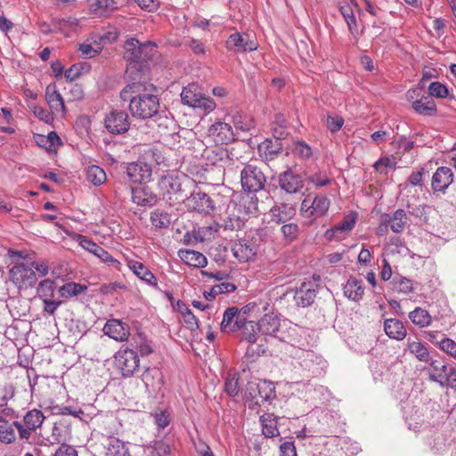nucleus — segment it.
Returning <instances> with one entry per match:
<instances>
[{"mask_svg": "<svg viewBox=\"0 0 456 456\" xmlns=\"http://www.w3.org/2000/svg\"><path fill=\"white\" fill-rule=\"evenodd\" d=\"M394 289L400 293L408 295L414 290V283L411 280L403 276H395L393 279Z\"/></svg>", "mask_w": 456, "mask_h": 456, "instance_id": "nucleus-44", "label": "nucleus"}, {"mask_svg": "<svg viewBox=\"0 0 456 456\" xmlns=\"http://www.w3.org/2000/svg\"><path fill=\"white\" fill-rule=\"evenodd\" d=\"M408 216L403 209H396L392 214H382L380 216L379 232H387L390 229L395 233H401L408 224Z\"/></svg>", "mask_w": 456, "mask_h": 456, "instance_id": "nucleus-7", "label": "nucleus"}, {"mask_svg": "<svg viewBox=\"0 0 456 456\" xmlns=\"http://www.w3.org/2000/svg\"><path fill=\"white\" fill-rule=\"evenodd\" d=\"M409 318L415 325L420 328L428 327L432 321L429 313L421 307H416L411 311L409 314Z\"/></svg>", "mask_w": 456, "mask_h": 456, "instance_id": "nucleus-39", "label": "nucleus"}, {"mask_svg": "<svg viewBox=\"0 0 456 456\" xmlns=\"http://www.w3.org/2000/svg\"><path fill=\"white\" fill-rule=\"evenodd\" d=\"M10 280L20 289L33 287L37 277L31 265L17 264L10 270Z\"/></svg>", "mask_w": 456, "mask_h": 456, "instance_id": "nucleus-8", "label": "nucleus"}, {"mask_svg": "<svg viewBox=\"0 0 456 456\" xmlns=\"http://www.w3.org/2000/svg\"><path fill=\"white\" fill-rule=\"evenodd\" d=\"M429 365L428 371L430 379L439 383L440 386L443 383H446L448 371L451 367L442 359H432Z\"/></svg>", "mask_w": 456, "mask_h": 456, "instance_id": "nucleus-26", "label": "nucleus"}, {"mask_svg": "<svg viewBox=\"0 0 456 456\" xmlns=\"http://www.w3.org/2000/svg\"><path fill=\"white\" fill-rule=\"evenodd\" d=\"M262 423V432L265 437H274L279 435L276 420L272 414H266L260 419Z\"/></svg>", "mask_w": 456, "mask_h": 456, "instance_id": "nucleus-40", "label": "nucleus"}, {"mask_svg": "<svg viewBox=\"0 0 456 456\" xmlns=\"http://www.w3.org/2000/svg\"><path fill=\"white\" fill-rule=\"evenodd\" d=\"M339 11L347 24L348 29L352 36L356 37L358 35V28L356 18L353 12L352 6L349 4H341Z\"/></svg>", "mask_w": 456, "mask_h": 456, "instance_id": "nucleus-38", "label": "nucleus"}, {"mask_svg": "<svg viewBox=\"0 0 456 456\" xmlns=\"http://www.w3.org/2000/svg\"><path fill=\"white\" fill-rule=\"evenodd\" d=\"M159 188L163 197L170 201L183 200L182 195V183L180 179L175 175H165L159 182Z\"/></svg>", "mask_w": 456, "mask_h": 456, "instance_id": "nucleus-13", "label": "nucleus"}, {"mask_svg": "<svg viewBox=\"0 0 456 456\" xmlns=\"http://www.w3.org/2000/svg\"><path fill=\"white\" fill-rule=\"evenodd\" d=\"M90 12L100 16H104L110 10L114 9L113 0H86Z\"/></svg>", "mask_w": 456, "mask_h": 456, "instance_id": "nucleus-37", "label": "nucleus"}, {"mask_svg": "<svg viewBox=\"0 0 456 456\" xmlns=\"http://www.w3.org/2000/svg\"><path fill=\"white\" fill-rule=\"evenodd\" d=\"M296 214V205L289 203L274 205L269 211L270 221L276 224H283L289 222L295 217Z\"/></svg>", "mask_w": 456, "mask_h": 456, "instance_id": "nucleus-18", "label": "nucleus"}, {"mask_svg": "<svg viewBox=\"0 0 456 456\" xmlns=\"http://www.w3.org/2000/svg\"><path fill=\"white\" fill-rule=\"evenodd\" d=\"M76 241L84 249L94 254L99 257L102 262L109 264L117 270H120L121 264L118 260L115 259L108 251H106L100 245L94 242L92 240L82 234H76Z\"/></svg>", "mask_w": 456, "mask_h": 456, "instance_id": "nucleus-9", "label": "nucleus"}, {"mask_svg": "<svg viewBox=\"0 0 456 456\" xmlns=\"http://www.w3.org/2000/svg\"><path fill=\"white\" fill-rule=\"evenodd\" d=\"M105 448L106 456H130L124 443L116 437H108Z\"/></svg>", "mask_w": 456, "mask_h": 456, "instance_id": "nucleus-35", "label": "nucleus"}, {"mask_svg": "<svg viewBox=\"0 0 456 456\" xmlns=\"http://www.w3.org/2000/svg\"><path fill=\"white\" fill-rule=\"evenodd\" d=\"M208 135L216 143L227 144L235 140V134L230 124L217 121L208 128Z\"/></svg>", "mask_w": 456, "mask_h": 456, "instance_id": "nucleus-17", "label": "nucleus"}, {"mask_svg": "<svg viewBox=\"0 0 456 456\" xmlns=\"http://www.w3.org/2000/svg\"><path fill=\"white\" fill-rule=\"evenodd\" d=\"M308 180L316 187H322L330 183V179L325 172L314 173L309 176Z\"/></svg>", "mask_w": 456, "mask_h": 456, "instance_id": "nucleus-56", "label": "nucleus"}, {"mask_svg": "<svg viewBox=\"0 0 456 456\" xmlns=\"http://www.w3.org/2000/svg\"><path fill=\"white\" fill-rule=\"evenodd\" d=\"M45 419V417L40 410L33 409L24 415L23 423L16 420L13 421V426L17 428L20 438L28 441L31 434L41 428Z\"/></svg>", "mask_w": 456, "mask_h": 456, "instance_id": "nucleus-5", "label": "nucleus"}, {"mask_svg": "<svg viewBox=\"0 0 456 456\" xmlns=\"http://www.w3.org/2000/svg\"><path fill=\"white\" fill-rule=\"evenodd\" d=\"M439 346L441 350L456 358V342H454L452 339L443 338L439 342Z\"/></svg>", "mask_w": 456, "mask_h": 456, "instance_id": "nucleus-60", "label": "nucleus"}, {"mask_svg": "<svg viewBox=\"0 0 456 456\" xmlns=\"http://www.w3.org/2000/svg\"><path fill=\"white\" fill-rule=\"evenodd\" d=\"M178 310L183 315V322L188 325L191 330L199 328V322L192 312L181 301L177 303Z\"/></svg>", "mask_w": 456, "mask_h": 456, "instance_id": "nucleus-47", "label": "nucleus"}, {"mask_svg": "<svg viewBox=\"0 0 456 456\" xmlns=\"http://www.w3.org/2000/svg\"><path fill=\"white\" fill-rule=\"evenodd\" d=\"M102 331L105 335L118 342L126 341L130 335L128 324L118 319L107 321Z\"/></svg>", "mask_w": 456, "mask_h": 456, "instance_id": "nucleus-16", "label": "nucleus"}, {"mask_svg": "<svg viewBox=\"0 0 456 456\" xmlns=\"http://www.w3.org/2000/svg\"><path fill=\"white\" fill-rule=\"evenodd\" d=\"M224 391L231 396H235L239 393L238 379L235 375L229 374L225 379Z\"/></svg>", "mask_w": 456, "mask_h": 456, "instance_id": "nucleus-55", "label": "nucleus"}, {"mask_svg": "<svg viewBox=\"0 0 456 456\" xmlns=\"http://www.w3.org/2000/svg\"><path fill=\"white\" fill-rule=\"evenodd\" d=\"M232 251L240 262H248L256 256V246L249 239H241L232 244Z\"/></svg>", "mask_w": 456, "mask_h": 456, "instance_id": "nucleus-19", "label": "nucleus"}, {"mask_svg": "<svg viewBox=\"0 0 456 456\" xmlns=\"http://www.w3.org/2000/svg\"><path fill=\"white\" fill-rule=\"evenodd\" d=\"M156 45L151 42L143 45L135 38L127 39L125 45L124 58L135 67L137 63L145 61L151 55Z\"/></svg>", "mask_w": 456, "mask_h": 456, "instance_id": "nucleus-3", "label": "nucleus"}, {"mask_svg": "<svg viewBox=\"0 0 456 456\" xmlns=\"http://www.w3.org/2000/svg\"><path fill=\"white\" fill-rule=\"evenodd\" d=\"M55 283L53 281L46 279L42 281L37 287V294L43 299H48L53 297Z\"/></svg>", "mask_w": 456, "mask_h": 456, "instance_id": "nucleus-50", "label": "nucleus"}, {"mask_svg": "<svg viewBox=\"0 0 456 456\" xmlns=\"http://www.w3.org/2000/svg\"><path fill=\"white\" fill-rule=\"evenodd\" d=\"M152 416L155 424L160 428H165L170 422V415L166 411H156Z\"/></svg>", "mask_w": 456, "mask_h": 456, "instance_id": "nucleus-59", "label": "nucleus"}, {"mask_svg": "<svg viewBox=\"0 0 456 456\" xmlns=\"http://www.w3.org/2000/svg\"><path fill=\"white\" fill-rule=\"evenodd\" d=\"M239 331L241 332V339L247 341L248 343L256 342L257 337V323L256 324L252 321H247L243 319Z\"/></svg>", "mask_w": 456, "mask_h": 456, "instance_id": "nucleus-36", "label": "nucleus"}, {"mask_svg": "<svg viewBox=\"0 0 456 456\" xmlns=\"http://www.w3.org/2000/svg\"><path fill=\"white\" fill-rule=\"evenodd\" d=\"M357 221V213L350 212L344 218L325 232V238L328 240H340L345 239L354 229Z\"/></svg>", "mask_w": 456, "mask_h": 456, "instance_id": "nucleus-10", "label": "nucleus"}, {"mask_svg": "<svg viewBox=\"0 0 456 456\" xmlns=\"http://www.w3.org/2000/svg\"><path fill=\"white\" fill-rule=\"evenodd\" d=\"M278 183L280 188L289 194L297 193L304 187L302 176L297 174L291 167L279 175Z\"/></svg>", "mask_w": 456, "mask_h": 456, "instance_id": "nucleus-15", "label": "nucleus"}, {"mask_svg": "<svg viewBox=\"0 0 456 456\" xmlns=\"http://www.w3.org/2000/svg\"><path fill=\"white\" fill-rule=\"evenodd\" d=\"M320 276H313L312 281H304L296 290L294 298L297 305L306 307L311 305L315 297L318 289V281Z\"/></svg>", "mask_w": 456, "mask_h": 456, "instance_id": "nucleus-11", "label": "nucleus"}, {"mask_svg": "<svg viewBox=\"0 0 456 456\" xmlns=\"http://www.w3.org/2000/svg\"><path fill=\"white\" fill-rule=\"evenodd\" d=\"M242 320L237 307H228L223 315V321L220 324L221 330L225 333L237 332L240 330Z\"/></svg>", "mask_w": 456, "mask_h": 456, "instance_id": "nucleus-21", "label": "nucleus"}, {"mask_svg": "<svg viewBox=\"0 0 456 456\" xmlns=\"http://www.w3.org/2000/svg\"><path fill=\"white\" fill-rule=\"evenodd\" d=\"M145 83H131L122 89L120 92V97L124 101H130L134 95H137L138 93H142V91H145Z\"/></svg>", "mask_w": 456, "mask_h": 456, "instance_id": "nucleus-48", "label": "nucleus"}, {"mask_svg": "<svg viewBox=\"0 0 456 456\" xmlns=\"http://www.w3.org/2000/svg\"><path fill=\"white\" fill-rule=\"evenodd\" d=\"M106 129L113 134L126 133L130 126L129 117L124 110H112L104 119Z\"/></svg>", "mask_w": 456, "mask_h": 456, "instance_id": "nucleus-14", "label": "nucleus"}, {"mask_svg": "<svg viewBox=\"0 0 456 456\" xmlns=\"http://www.w3.org/2000/svg\"><path fill=\"white\" fill-rule=\"evenodd\" d=\"M282 150V143L279 140L266 139L258 146L260 156L265 160L273 159Z\"/></svg>", "mask_w": 456, "mask_h": 456, "instance_id": "nucleus-32", "label": "nucleus"}, {"mask_svg": "<svg viewBox=\"0 0 456 456\" xmlns=\"http://www.w3.org/2000/svg\"><path fill=\"white\" fill-rule=\"evenodd\" d=\"M373 167L380 174H387V168L392 169L395 167V162L388 157H383L375 162Z\"/></svg>", "mask_w": 456, "mask_h": 456, "instance_id": "nucleus-57", "label": "nucleus"}, {"mask_svg": "<svg viewBox=\"0 0 456 456\" xmlns=\"http://www.w3.org/2000/svg\"><path fill=\"white\" fill-rule=\"evenodd\" d=\"M139 356L137 353L127 347H121L114 355L115 367L124 377H130L139 369Z\"/></svg>", "mask_w": 456, "mask_h": 456, "instance_id": "nucleus-4", "label": "nucleus"}, {"mask_svg": "<svg viewBox=\"0 0 456 456\" xmlns=\"http://www.w3.org/2000/svg\"><path fill=\"white\" fill-rule=\"evenodd\" d=\"M240 182L245 191L255 192L264 188L266 178L261 168L248 164L240 172Z\"/></svg>", "mask_w": 456, "mask_h": 456, "instance_id": "nucleus-6", "label": "nucleus"}, {"mask_svg": "<svg viewBox=\"0 0 456 456\" xmlns=\"http://www.w3.org/2000/svg\"><path fill=\"white\" fill-rule=\"evenodd\" d=\"M145 91L138 93L130 99L129 109L134 117L146 119L156 115L159 110V100L153 94L155 87L151 84L145 83Z\"/></svg>", "mask_w": 456, "mask_h": 456, "instance_id": "nucleus-1", "label": "nucleus"}, {"mask_svg": "<svg viewBox=\"0 0 456 456\" xmlns=\"http://www.w3.org/2000/svg\"><path fill=\"white\" fill-rule=\"evenodd\" d=\"M330 205V201L325 195H315L311 202V216H314V218L323 216L328 212Z\"/></svg>", "mask_w": 456, "mask_h": 456, "instance_id": "nucleus-34", "label": "nucleus"}, {"mask_svg": "<svg viewBox=\"0 0 456 456\" xmlns=\"http://www.w3.org/2000/svg\"><path fill=\"white\" fill-rule=\"evenodd\" d=\"M213 228L211 226L201 227L197 231L193 232V238L196 241H205L207 240H210V235H212Z\"/></svg>", "mask_w": 456, "mask_h": 456, "instance_id": "nucleus-62", "label": "nucleus"}, {"mask_svg": "<svg viewBox=\"0 0 456 456\" xmlns=\"http://www.w3.org/2000/svg\"><path fill=\"white\" fill-rule=\"evenodd\" d=\"M45 99L53 113L63 114L65 112L63 99L54 86L46 87Z\"/></svg>", "mask_w": 456, "mask_h": 456, "instance_id": "nucleus-28", "label": "nucleus"}, {"mask_svg": "<svg viewBox=\"0 0 456 456\" xmlns=\"http://www.w3.org/2000/svg\"><path fill=\"white\" fill-rule=\"evenodd\" d=\"M280 318L273 313L265 314L257 322V330L264 336L278 337Z\"/></svg>", "mask_w": 456, "mask_h": 456, "instance_id": "nucleus-22", "label": "nucleus"}, {"mask_svg": "<svg viewBox=\"0 0 456 456\" xmlns=\"http://www.w3.org/2000/svg\"><path fill=\"white\" fill-rule=\"evenodd\" d=\"M127 266L140 280L150 286L158 287L157 278L142 263L131 259L127 261Z\"/></svg>", "mask_w": 456, "mask_h": 456, "instance_id": "nucleus-25", "label": "nucleus"}, {"mask_svg": "<svg viewBox=\"0 0 456 456\" xmlns=\"http://www.w3.org/2000/svg\"><path fill=\"white\" fill-rule=\"evenodd\" d=\"M384 330L390 338L396 340H403L407 334L402 322L396 319H387L384 322Z\"/></svg>", "mask_w": 456, "mask_h": 456, "instance_id": "nucleus-31", "label": "nucleus"}, {"mask_svg": "<svg viewBox=\"0 0 456 456\" xmlns=\"http://www.w3.org/2000/svg\"><path fill=\"white\" fill-rule=\"evenodd\" d=\"M428 93L431 98H445L448 95V89L440 82H432L428 86Z\"/></svg>", "mask_w": 456, "mask_h": 456, "instance_id": "nucleus-53", "label": "nucleus"}, {"mask_svg": "<svg viewBox=\"0 0 456 456\" xmlns=\"http://www.w3.org/2000/svg\"><path fill=\"white\" fill-rule=\"evenodd\" d=\"M187 207L199 213L209 214L214 209L210 197L201 191L193 192L187 198Z\"/></svg>", "mask_w": 456, "mask_h": 456, "instance_id": "nucleus-20", "label": "nucleus"}, {"mask_svg": "<svg viewBox=\"0 0 456 456\" xmlns=\"http://www.w3.org/2000/svg\"><path fill=\"white\" fill-rule=\"evenodd\" d=\"M226 48L234 53L252 52L257 48V43L248 33L235 32L227 38Z\"/></svg>", "mask_w": 456, "mask_h": 456, "instance_id": "nucleus-12", "label": "nucleus"}, {"mask_svg": "<svg viewBox=\"0 0 456 456\" xmlns=\"http://www.w3.org/2000/svg\"><path fill=\"white\" fill-rule=\"evenodd\" d=\"M362 281L355 277H350L344 287V294L348 298L358 301L364 293V289L362 285Z\"/></svg>", "mask_w": 456, "mask_h": 456, "instance_id": "nucleus-33", "label": "nucleus"}, {"mask_svg": "<svg viewBox=\"0 0 456 456\" xmlns=\"http://www.w3.org/2000/svg\"><path fill=\"white\" fill-rule=\"evenodd\" d=\"M54 456H77L76 449L68 444H61L56 451Z\"/></svg>", "mask_w": 456, "mask_h": 456, "instance_id": "nucleus-64", "label": "nucleus"}, {"mask_svg": "<svg viewBox=\"0 0 456 456\" xmlns=\"http://www.w3.org/2000/svg\"><path fill=\"white\" fill-rule=\"evenodd\" d=\"M232 122L237 131L248 132L254 128V121L248 117H243L241 115H234L232 117Z\"/></svg>", "mask_w": 456, "mask_h": 456, "instance_id": "nucleus-51", "label": "nucleus"}, {"mask_svg": "<svg viewBox=\"0 0 456 456\" xmlns=\"http://www.w3.org/2000/svg\"><path fill=\"white\" fill-rule=\"evenodd\" d=\"M245 353V356L248 361H255L257 357L265 353V347L264 345L256 344V342L248 343Z\"/></svg>", "mask_w": 456, "mask_h": 456, "instance_id": "nucleus-52", "label": "nucleus"}, {"mask_svg": "<svg viewBox=\"0 0 456 456\" xmlns=\"http://www.w3.org/2000/svg\"><path fill=\"white\" fill-rule=\"evenodd\" d=\"M411 354H414L421 362H428L429 360V352L428 348L419 341H412L408 345Z\"/></svg>", "mask_w": 456, "mask_h": 456, "instance_id": "nucleus-46", "label": "nucleus"}, {"mask_svg": "<svg viewBox=\"0 0 456 456\" xmlns=\"http://www.w3.org/2000/svg\"><path fill=\"white\" fill-rule=\"evenodd\" d=\"M86 178L88 182L98 186L106 181V174L102 167L93 165L88 167L86 170Z\"/></svg>", "mask_w": 456, "mask_h": 456, "instance_id": "nucleus-42", "label": "nucleus"}, {"mask_svg": "<svg viewBox=\"0 0 456 456\" xmlns=\"http://www.w3.org/2000/svg\"><path fill=\"white\" fill-rule=\"evenodd\" d=\"M77 51L82 58L90 59L98 55L101 52V48H94L90 44L82 43L78 45Z\"/></svg>", "mask_w": 456, "mask_h": 456, "instance_id": "nucleus-54", "label": "nucleus"}, {"mask_svg": "<svg viewBox=\"0 0 456 456\" xmlns=\"http://www.w3.org/2000/svg\"><path fill=\"white\" fill-rule=\"evenodd\" d=\"M414 111L422 116H435L436 114V104L430 96H422L420 99L412 102Z\"/></svg>", "mask_w": 456, "mask_h": 456, "instance_id": "nucleus-29", "label": "nucleus"}, {"mask_svg": "<svg viewBox=\"0 0 456 456\" xmlns=\"http://www.w3.org/2000/svg\"><path fill=\"white\" fill-rule=\"evenodd\" d=\"M281 456H297L293 442H285L280 446Z\"/></svg>", "mask_w": 456, "mask_h": 456, "instance_id": "nucleus-63", "label": "nucleus"}, {"mask_svg": "<svg viewBox=\"0 0 456 456\" xmlns=\"http://www.w3.org/2000/svg\"><path fill=\"white\" fill-rule=\"evenodd\" d=\"M151 221L156 228H166L172 222L169 214L159 209H156L151 213Z\"/></svg>", "mask_w": 456, "mask_h": 456, "instance_id": "nucleus-43", "label": "nucleus"}, {"mask_svg": "<svg viewBox=\"0 0 456 456\" xmlns=\"http://www.w3.org/2000/svg\"><path fill=\"white\" fill-rule=\"evenodd\" d=\"M131 194L133 202L139 206L150 207L157 201L156 196L145 187L132 188Z\"/></svg>", "mask_w": 456, "mask_h": 456, "instance_id": "nucleus-30", "label": "nucleus"}, {"mask_svg": "<svg viewBox=\"0 0 456 456\" xmlns=\"http://www.w3.org/2000/svg\"><path fill=\"white\" fill-rule=\"evenodd\" d=\"M87 287L80 283L68 282L59 289V294L63 298L76 297L86 290Z\"/></svg>", "mask_w": 456, "mask_h": 456, "instance_id": "nucleus-41", "label": "nucleus"}, {"mask_svg": "<svg viewBox=\"0 0 456 456\" xmlns=\"http://www.w3.org/2000/svg\"><path fill=\"white\" fill-rule=\"evenodd\" d=\"M453 182V174L450 167H441L432 176V188L436 191H444Z\"/></svg>", "mask_w": 456, "mask_h": 456, "instance_id": "nucleus-24", "label": "nucleus"}, {"mask_svg": "<svg viewBox=\"0 0 456 456\" xmlns=\"http://www.w3.org/2000/svg\"><path fill=\"white\" fill-rule=\"evenodd\" d=\"M181 99L183 104L195 109H201L206 113L212 111L216 108V102L209 97H205L200 86L194 83L183 87L181 93Z\"/></svg>", "mask_w": 456, "mask_h": 456, "instance_id": "nucleus-2", "label": "nucleus"}, {"mask_svg": "<svg viewBox=\"0 0 456 456\" xmlns=\"http://www.w3.org/2000/svg\"><path fill=\"white\" fill-rule=\"evenodd\" d=\"M178 256L186 265L193 267L202 268L208 264L207 257L202 253L192 249H180Z\"/></svg>", "mask_w": 456, "mask_h": 456, "instance_id": "nucleus-27", "label": "nucleus"}, {"mask_svg": "<svg viewBox=\"0 0 456 456\" xmlns=\"http://www.w3.org/2000/svg\"><path fill=\"white\" fill-rule=\"evenodd\" d=\"M13 424L11 425L8 421H4L0 425V442L3 444H12L16 439V434L13 428Z\"/></svg>", "mask_w": 456, "mask_h": 456, "instance_id": "nucleus-49", "label": "nucleus"}, {"mask_svg": "<svg viewBox=\"0 0 456 456\" xmlns=\"http://www.w3.org/2000/svg\"><path fill=\"white\" fill-rule=\"evenodd\" d=\"M126 173L132 182L141 183L151 179V168L147 163H130L126 167Z\"/></svg>", "mask_w": 456, "mask_h": 456, "instance_id": "nucleus-23", "label": "nucleus"}, {"mask_svg": "<svg viewBox=\"0 0 456 456\" xmlns=\"http://www.w3.org/2000/svg\"><path fill=\"white\" fill-rule=\"evenodd\" d=\"M293 152L303 159H308L312 155L311 148L304 142H297L293 147Z\"/></svg>", "mask_w": 456, "mask_h": 456, "instance_id": "nucleus-58", "label": "nucleus"}, {"mask_svg": "<svg viewBox=\"0 0 456 456\" xmlns=\"http://www.w3.org/2000/svg\"><path fill=\"white\" fill-rule=\"evenodd\" d=\"M344 125V119L340 116H329L327 118V127L331 133H336L341 129Z\"/></svg>", "mask_w": 456, "mask_h": 456, "instance_id": "nucleus-61", "label": "nucleus"}, {"mask_svg": "<svg viewBox=\"0 0 456 456\" xmlns=\"http://www.w3.org/2000/svg\"><path fill=\"white\" fill-rule=\"evenodd\" d=\"M283 240L290 243L297 240L299 234V226L296 223H286L281 227Z\"/></svg>", "mask_w": 456, "mask_h": 456, "instance_id": "nucleus-45", "label": "nucleus"}]
</instances>
